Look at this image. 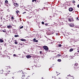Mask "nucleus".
<instances>
[{
  "label": "nucleus",
  "mask_w": 79,
  "mask_h": 79,
  "mask_svg": "<svg viewBox=\"0 0 79 79\" xmlns=\"http://www.w3.org/2000/svg\"><path fill=\"white\" fill-rule=\"evenodd\" d=\"M43 48L45 50H48V47L46 46H43Z\"/></svg>",
  "instance_id": "f257e3e1"
},
{
  "label": "nucleus",
  "mask_w": 79,
  "mask_h": 79,
  "mask_svg": "<svg viewBox=\"0 0 79 79\" xmlns=\"http://www.w3.org/2000/svg\"><path fill=\"white\" fill-rule=\"evenodd\" d=\"M69 10V11H73V8H70Z\"/></svg>",
  "instance_id": "f03ea898"
},
{
  "label": "nucleus",
  "mask_w": 79,
  "mask_h": 79,
  "mask_svg": "<svg viewBox=\"0 0 79 79\" xmlns=\"http://www.w3.org/2000/svg\"><path fill=\"white\" fill-rule=\"evenodd\" d=\"M26 57L27 58H31V56L30 55H27L26 56Z\"/></svg>",
  "instance_id": "7ed1b4c3"
},
{
  "label": "nucleus",
  "mask_w": 79,
  "mask_h": 79,
  "mask_svg": "<svg viewBox=\"0 0 79 79\" xmlns=\"http://www.w3.org/2000/svg\"><path fill=\"white\" fill-rule=\"evenodd\" d=\"M70 27H73L74 26V24L71 23L69 25Z\"/></svg>",
  "instance_id": "20e7f679"
},
{
  "label": "nucleus",
  "mask_w": 79,
  "mask_h": 79,
  "mask_svg": "<svg viewBox=\"0 0 79 79\" xmlns=\"http://www.w3.org/2000/svg\"><path fill=\"white\" fill-rule=\"evenodd\" d=\"M11 27H12V26L11 25L8 26L7 27V28H11Z\"/></svg>",
  "instance_id": "39448f33"
},
{
  "label": "nucleus",
  "mask_w": 79,
  "mask_h": 79,
  "mask_svg": "<svg viewBox=\"0 0 79 79\" xmlns=\"http://www.w3.org/2000/svg\"><path fill=\"white\" fill-rule=\"evenodd\" d=\"M20 40H21V41H26V40L24 39H21Z\"/></svg>",
  "instance_id": "423d86ee"
},
{
  "label": "nucleus",
  "mask_w": 79,
  "mask_h": 79,
  "mask_svg": "<svg viewBox=\"0 0 79 79\" xmlns=\"http://www.w3.org/2000/svg\"><path fill=\"white\" fill-rule=\"evenodd\" d=\"M0 42L1 43L2 42H3V40L2 39H0Z\"/></svg>",
  "instance_id": "0eeeda50"
},
{
  "label": "nucleus",
  "mask_w": 79,
  "mask_h": 79,
  "mask_svg": "<svg viewBox=\"0 0 79 79\" xmlns=\"http://www.w3.org/2000/svg\"><path fill=\"white\" fill-rule=\"evenodd\" d=\"M5 3H6V4H8V2L7 0H6L5 1Z\"/></svg>",
  "instance_id": "6e6552de"
},
{
  "label": "nucleus",
  "mask_w": 79,
  "mask_h": 79,
  "mask_svg": "<svg viewBox=\"0 0 79 79\" xmlns=\"http://www.w3.org/2000/svg\"><path fill=\"white\" fill-rule=\"evenodd\" d=\"M15 37H19V36L18 35H15Z\"/></svg>",
  "instance_id": "1a4fd4ad"
},
{
  "label": "nucleus",
  "mask_w": 79,
  "mask_h": 79,
  "mask_svg": "<svg viewBox=\"0 0 79 79\" xmlns=\"http://www.w3.org/2000/svg\"><path fill=\"white\" fill-rule=\"evenodd\" d=\"M72 51H73V48L70 49L69 50V52H72Z\"/></svg>",
  "instance_id": "9d476101"
},
{
  "label": "nucleus",
  "mask_w": 79,
  "mask_h": 79,
  "mask_svg": "<svg viewBox=\"0 0 79 79\" xmlns=\"http://www.w3.org/2000/svg\"><path fill=\"white\" fill-rule=\"evenodd\" d=\"M23 77H25V75H24V74H23V75H22V79H23H23H24V78H23Z\"/></svg>",
  "instance_id": "9b49d317"
},
{
  "label": "nucleus",
  "mask_w": 79,
  "mask_h": 79,
  "mask_svg": "<svg viewBox=\"0 0 79 79\" xmlns=\"http://www.w3.org/2000/svg\"><path fill=\"white\" fill-rule=\"evenodd\" d=\"M3 70L0 71V74H3Z\"/></svg>",
  "instance_id": "f8f14e48"
},
{
  "label": "nucleus",
  "mask_w": 79,
  "mask_h": 79,
  "mask_svg": "<svg viewBox=\"0 0 79 79\" xmlns=\"http://www.w3.org/2000/svg\"><path fill=\"white\" fill-rule=\"evenodd\" d=\"M57 61L59 62H61V59H58L57 60Z\"/></svg>",
  "instance_id": "ddd939ff"
},
{
  "label": "nucleus",
  "mask_w": 79,
  "mask_h": 79,
  "mask_svg": "<svg viewBox=\"0 0 79 79\" xmlns=\"http://www.w3.org/2000/svg\"><path fill=\"white\" fill-rule=\"evenodd\" d=\"M36 40V39L35 38H34L33 39V42H35V40Z\"/></svg>",
  "instance_id": "4468645a"
},
{
  "label": "nucleus",
  "mask_w": 79,
  "mask_h": 79,
  "mask_svg": "<svg viewBox=\"0 0 79 79\" xmlns=\"http://www.w3.org/2000/svg\"><path fill=\"white\" fill-rule=\"evenodd\" d=\"M58 46L60 47H61V44H59L58 45Z\"/></svg>",
  "instance_id": "2eb2a0df"
},
{
  "label": "nucleus",
  "mask_w": 79,
  "mask_h": 79,
  "mask_svg": "<svg viewBox=\"0 0 79 79\" xmlns=\"http://www.w3.org/2000/svg\"><path fill=\"white\" fill-rule=\"evenodd\" d=\"M15 4H16V6L17 7H18L19 6V4L17 3H15Z\"/></svg>",
  "instance_id": "dca6fc26"
},
{
  "label": "nucleus",
  "mask_w": 79,
  "mask_h": 79,
  "mask_svg": "<svg viewBox=\"0 0 79 79\" xmlns=\"http://www.w3.org/2000/svg\"><path fill=\"white\" fill-rule=\"evenodd\" d=\"M14 5L15 6V7H16V3H14Z\"/></svg>",
  "instance_id": "f3484780"
},
{
  "label": "nucleus",
  "mask_w": 79,
  "mask_h": 79,
  "mask_svg": "<svg viewBox=\"0 0 79 79\" xmlns=\"http://www.w3.org/2000/svg\"><path fill=\"white\" fill-rule=\"evenodd\" d=\"M23 26H22L21 27L20 26V29H23Z\"/></svg>",
  "instance_id": "a211bd4d"
},
{
  "label": "nucleus",
  "mask_w": 79,
  "mask_h": 79,
  "mask_svg": "<svg viewBox=\"0 0 79 79\" xmlns=\"http://www.w3.org/2000/svg\"><path fill=\"white\" fill-rule=\"evenodd\" d=\"M19 11H18V10H17V11H16V12L17 14H18V13H19Z\"/></svg>",
  "instance_id": "6ab92c4d"
},
{
  "label": "nucleus",
  "mask_w": 79,
  "mask_h": 79,
  "mask_svg": "<svg viewBox=\"0 0 79 79\" xmlns=\"http://www.w3.org/2000/svg\"><path fill=\"white\" fill-rule=\"evenodd\" d=\"M72 3H76V2H75L74 1H73Z\"/></svg>",
  "instance_id": "aec40b11"
},
{
  "label": "nucleus",
  "mask_w": 79,
  "mask_h": 79,
  "mask_svg": "<svg viewBox=\"0 0 79 79\" xmlns=\"http://www.w3.org/2000/svg\"><path fill=\"white\" fill-rule=\"evenodd\" d=\"M77 65H78V64H77V63H76L75 64V66H77Z\"/></svg>",
  "instance_id": "412c9836"
},
{
  "label": "nucleus",
  "mask_w": 79,
  "mask_h": 79,
  "mask_svg": "<svg viewBox=\"0 0 79 79\" xmlns=\"http://www.w3.org/2000/svg\"><path fill=\"white\" fill-rule=\"evenodd\" d=\"M11 19H12V20H13V19H14V17H12Z\"/></svg>",
  "instance_id": "4be33fe9"
},
{
  "label": "nucleus",
  "mask_w": 79,
  "mask_h": 79,
  "mask_svg": "<svg viewBox=\"0 0 79 79\" xmlns=\"http://www.w3.org/2000/svg\"><path fill=\"white\" fill-rule=\"evenodd\" d=\"M71 19H72V21H74V20L73 19V18H71Z\"/></svg>",
  "instance_id": "5701e85b"
},
{
  "label": "nucleus",
  "mask_w": 79,
  "mask_h": 79,
  "mask_svg": "<svg viewBox=\"0 0 79 79\" xmlns=\"http://www.w3.org/2000/svg\"><path fill=\"white\" fill-rule=\"evenodd\" d=\"M13 55H14V56H15V57H16V56H16V55L15 54H14Z\"/></svg>",
  "instance_id": "b1692460"
},
{
  "label": "nucleus",
  "mask_w": 79,
  "mask_h": 79,
  "mask_svg": "<svg viewBox=\"0 0 79 79\" xmlns=\"http://www.w3.org/2000/svg\"><path fill=\"white\" fill-rule=\"evenodd\" d=\"M69 22H71V19H69Z\"/></svg>",
  "instance_id": "393cba45"
},
{
  "label": "nucleus",
  "mask_w": 79,
  "mask_h": 79,
  "mask_svg": "<svg viewBox=\"0 0 79 79\" xmlns=\"http://www.w3.org/2000/svg\"><path fill=\"white\" fill-rule=\"evenodd\" d=\"M77 21H79V18L78 17H77Z\"/></svg>",
  "instance_id": "a878e982"
},
{
  "label": "nucleus",
  "mask_w": 79,
  "mask_h": 79,
  "mask_svg": "<svg viewBox=\"0 0 79 79\" xmlns=\"http://www.w3.org/2000/svg\"><path fill=\"white\" fill-rule=\"evenodd\" d=\"M35 42H38V40H35Z\"/></svg>",
  "instance_id": "bb28decb"
},
{
  "label": "nucleus",
  "mask_w": 79,
  "mask_h": 79,
  "mask_svg": "<svg viewBox=\"0 0 79 79\" xmlns=\"http://www.w3.org/2000/svg\"><path fill=\"white\" fill-rule=\"evenodd\" d=\"M57 56H61V55H60V54H58V55H57Z\"/></svg>",
  "instance_id": "cd10ccee"
},
{
  "label": "nucleus",
  "mask_w": 79,
  "mask_h": 79,
  "mask_svg": "<svg viewBox=\"0 0 79 79\" xmlns=\"http://www.w3.org/2000/svg\"><path fill=\"white\" fill-rule=\"evenodd\" d=\"M15 44H18V42H15Z\"/></svg>",
  "instance_id": "c85d7f7f"
},
{
  "label": "nucleus",
  "mask_w": 79,
  "mask_h": 79,
  "mask_svg": "<svg viewBox=\"0 0 79 79\" xmlns=\"http://www.w3.org/2000/svg\"><path fill=\"white\" fill-rule=\"evenodd\" d=\"M42 24H44V22H42Z\"/></svg>",
  "instance_id": "c756f323"
},
{
  "label": "nucleus",
  "mask_w": 79,
  "mask_h": 79,
  "mask_svg": "<svg viewBox=\"0 0 79 79\" xmlns=\"http://www.w3.org/2000/svg\"><path fill=\"white\" fill-rule=\"evenodd\" d=\"M40 54H42V51H40Z\"/></svg>",
  "instance_id": "7c9ffc66"
},
{
  "label": "nucleus",
  "mask_w": 79,
  "mask_h": 79,
  "mask_svg": "<svg viewBox=\"0 0 79 79\" xmlns=\"http://www.w3.org/2000/svg\"><path fill=\"white\" fill-rule=\"evenodd\" d=\"M2 32H6V31H4V30H2Z\"/></svg>",
  "instance_id": "2f4dec72"
},
{
  "label": "nucleus",
  "mask_w": 79,
  "mask_h": 79,
  "mask_svg": "<svg viewBox=\"0 0 79 79\" xmlns=\"http://www.w3.org/2000/svg\"><path fill=\"white\" fill-rule=\"evenodd\" d=\"M77 6L78 8H79V4L77 5Z\"/></svg>",
  "instance_id": "473e14b6"
},
{
  "label": "nucleus",
  "mask_w": 79,
  "mask_h": 79,
  "mask_svg": "<svg viewBox=\"0 0 79 79\" xmlns=\"http://www.w3.org/2000/svg\"><path fill=\"white\" fill-rule=\"evenodd\" d=\"M48 25V24L47 23L45 24V26H47Z\"/></svg>",
  "instance_id": "72a5a7b5"
},
{
  "label": "nucleus",
  "mask_w": 79,
  "mask_h": 79,
  "mask_svg": "<svg viewBox=\"0 0 79 79\" xmlns=\"http://www.w3.org/2000/svg\"><path fill=\"white\" fill-rule=\"evenodd\" d=\"M12 78L13 79H14V78H15V77H12Z\"/></svg>",
  "instance_id": "f704fd0d"
},
{
  "label": "nucleus",
  "mask_w": 79,
  "mask_h": 79,
  "mask_svg": "<svg viewBox=\"0 0 79 79\" xmlns=\"http://www.w3.org/2000/svg\"><path fill=\"white\" fill-rule=\"evenodd\" d=\"M34 0H32V2H34Z\"/></svg>",
  "instance_id": "c9c22d12"
},
{
  "label": "nucleus",
  "mask_w": 79,
  "mask_h": 79,
  "mask_svg": "<svg viewBox=\"0 0 79 79\" xmlns=\"http://www.w3.org/2000/svg\"><path fill=\"white\" fill-rule=\"evenodd\" d=\"M44 21L45 22H47V20H45Z\"/></svg>",
  "instance_id": "e433bc0d"
},
{
  "label": "nucleus",
  "mask_w": 79,
  "mask_h": 79,
  "mask_svg": "<svg viewBox=\"0 0 79 79\" xmlns=\"http://www.w3.org/2000/svg\"><path fill=\"white\" fill-rule=\"evenodd\" d=\"M35 1V2H36V0H34V1Z\"/></svg>",
  "instance_id": "4c0bfd02"
},
{
  "label": "nucleus",
  "mask_w": 79,
  "mask_h": 79,
  "mask_svg": "<svg viewBox=\"0 0 79 79\" xmlns=\"http://www.w3.org/2000/svg\"><path fill=\"white\" fill-rule=\"evenodd\" d=\"M2 17H1V19H2Z\"/></svg>",
  "instance_id": "58836bf2"
},
{
  "label": "nucleus",
  "mask_w": 79,
  "mask_h": 79,
  "mask_svg": "<svg viewBox=\"0 0 79 79\" xmlns=\"http://www.w3.org/2000/svg\"><path fill=\"white\" fill-rule=\"evenodd\" d=\"M70 76V74L69 75H68V76Z\"/></svg>",
  "instance_id": "ea45409f"
},
{
  "label": "nucleus",
  "mask_w": 79,
  "mask_h": 79,
  "mask_svg": "<svg viewBox=\"0 0 79 79\" xmlns=\"http://www.w3.org/2000/svg\"><path fill=\"white\" fill-rule=\"evenodd\" d=\"M77 52H79V50L77 51Z\"/></svg>",
  "instance_id": "a19ab883"
},
{
  "label": "nucleus",
  "mask_w": 79,
  "mask_h": 79,
  "mask_svg": "<svg viewBox=\"0 0 79 79\" xmlns=\"http://www.w3.org/2000/svg\"><path fill=\"white\" fill-rule=\"evenodd\" d=\"M8 15H7V16H6V17H8Z\"/></svg>",
  "instance_id": "79ce46f5"
},
{
  "label": "nucleus",
  "mask_w": 79,
  "mask_h": 79,
  "mask_svg": "<svg viewBox=\"0 0 79 79\" xmlns=\"http://www.w3.org/2000/svg\"><path fill=\"white\" fill-rule=\"evenodd\" d=\"M57 73V74H59V73Z\"/></svg>",
  "instance_id": "37998d69"
},
{
  "label": "nucleus",
  "mask_w": 79,
  "mask_h": 79,
  "mask_svg": "<svg viewBox=\"0 0 79 79\" xmlns=\"http://www.w3.org/2000/svg\"><path fill=\"white\" fill-rule=\"evenodd\" d=\"M26 13V12L23 13V14H24V13Z\"/></svg>",
  "instance_id": "c03bdc74"
},
{
  "label": "nucleus",
  "mask_w": 79,
  "mask_h": 79,
  "mask_svg": "<svg viewBox=\"0 0 79 79\" xmlns=\"http://www.w3.org/2000/svg\"><path fill=\"white\" fill-rule=\"evenodd\" d=\"M59 79H61L60 78H59Z\"/></svg>",
  "instance_id": "a18cd8bd"
},
{
  "label": "nucleus",
  "mask_w": 79,
  "mask_h": 79,
  "mask_svg": "<svg viewBox=\"0 0 79 79\" xmlns=\"http://www.w3.org/2000/svg\"><path fill=\"white\" fill-rule=\"evenodd\" d=\"M42 79H44V78H43V77H42Z\"/></svg>",
  "instance_id": "49530a36"
},
{
  "label": "nucleus",
  "mask_w": 79,
  "mask_h": 79,
  "mask_svg": "<svg viewBox=\"0 0 79 79\" xmlns=\"http://www.w3.org/2000/svg\"><path fill=\"white\" fill-rule=\"evenodd\" d=\"M22 44H20V45H22Z\"/></svg>",
  "instance_id": "de8ad7c7"
},
{
  "label": "nucleus",
  "mask_w": 79,
  "mask_h": 79,
  "mask_svg": "<svg viewBox=\"0 0 79 79\" xmlns=\"http://www.w3.org/2000/svg\"><path fill=\"white\" fill-rule=\"evenodd\" d=\"M58 35V34H57L56 35Z\"/></svg>",
  "instance_id": "09e8293b"
},
{
  "label": "nucleus",
  "mask_w": 79,
  "mask_h": 79,
  "mask_svg": "<svg viewBox=\"0 0 79 79\" xmlns=\"http://www.w3.org/2000/svg\"><path fill=\"white\" fill-rule=\"evenodd\" d=\"M26 79H28V78H26Z\"/></svg>",
  "instance_id": "8fccbe9b"
},
{
  "label": "nucleus",
  "mask_w": 79,
  "mask_h": 79,
  "mask_svg": "<svg viewBox=\"0 0 79 79\" xmlns=\"http://www.w3.org/2000/svg\"><path fill=\"white\" fill-rule=\"evenodd\" d=\"M9 72H10V71H9Z\"/></svg>",
  "instance_id": "3c124183"
}]
</instances>
